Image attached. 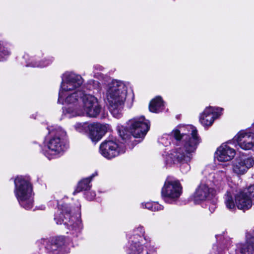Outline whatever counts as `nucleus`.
<instances>
[{"mask_svg":"<svg viewBox=\"0 0 254 254\" xmlns=\"http://www.w3.org/2000/svg\"><path fill=\"white\" fill-rule=\"evenodd\" d=\"M164 109V102L161 97H157L153 99L149 105V111L157 113L162 112Z\"/></svg>","mask_w":254,"mask_h":254,"instance_id":"nucleus-26","label":"nucleus"},{"mask_svg":"<svg viewBox=\"0 0 254 254\" xmlns=\"http://www.w3.org/2000/svg\"><path fill=\"white\" fill-rule=\"evenodd\" d=\"M95 69L97 70L102 71L104 69L103 67L100 65H95L94 66Z\"/></svg>","mask_w":254,"mask_h":254,"instance_id":"nucleus-35","label":"nucleus"},{"mask_svg":"<svg viewBox=\"0 0 254 254\" xmlns=\"http://www.w3.org/2000/svg\"><path fill=\"white\" fill-rule=\"evenodd\" d=\"M14 192L20 205L25 209L33 207V198L32 184L28 179L20 176L14 180Z\"/></svg>","mask_w":254,"mask_h":254,"instance_id":"nucleus-6","label":"nucleus"},{"mask_svg":"<svg viewBox=\"0 0 254 254\" xmlns=\"http://www.w3.org/2000/svg\"><path fill=\"white\" fill-rule=\"evenodd\" d=\"M249 129H251V131H253V130L254 129V123L252 124L251 127L249 128Z\"/></svg>","mask_w":254,"mask_h":254,"instance_id":"nucleus-37","label":"nucleus"},{"mask_svg":"<svg viewBox=\"0 0 254 254\" xmlns=\"http://www.w3.org/2000/svg\"><path fill=\"white\" fill-rule=\"evenodd\" d=\"M235 141L242 149L250 150L254 146V132L251 129L241 130L228 143H234Z\"/></svg>","mask_w":254,"mask_h":254,"instance_id":"nucleus-16","label":"nucleus"},{"mask_svg":"<svg viewBox=\"0 0 254 254\" xmlns=\"http://www.w3.org/2000/svg\"><path fill=\"white\" fill-rule=\"evenodd\" d=\"M84 195L87 199L92 200L95 198L96 193L95 191H89L87 190L85 192Z\"/></svg>","mask_w":254,"mask_h":254,"instance_id":"nucleus-31","label":"nucleus"},{"mask_svg":"<svg viewBox=\"0 0 254 254\" xmlns=\"http://www.w3.org/2000/svg\"><path fill=\"white\" fill-rule=\"evenodd\" d=\"M216 239L218 241H221L222 239H223V241L221 242H219V244L220 245H223L224 244V236H222V235H216Z\"/></svg>","mask_w":254,"mask_h":254,"instance_id":"nucleus-34","label":"nucleus"},{"mask_svg":"<svg viewBox=\"0 0 254 254\" xmlns=\"http://www.w3.org/2000/svg\"><path fill=\"white\" fill-rule=\"evenodd\" d=\"M81 101L82 104L80 105L83 111L82 116L96 117L99 114L101 107L98 103L97 99L94 96L82 91Z\"/></svg>","mask_w":254,"mask_h":254,"instance_id":"nucleus-14","label":"nucleus"},{"mask_svg":"<svg viewBox=\"0 0 254 254\" xmlns=\"http://www.w3.org/2000/svg\"><path fill=\"white\" fill-rule=\"evenodd\" d=\"M37 244L41 249L44 247L46 254H63V249L66 244V238L63 236L48 238H42Z\"/></svg>","mask_w":254,"mask_h":254,"instance_id":"nucleus-12","label":"nucleus"},{"mask_svg":"<svg viewBox=\"0 0 254 254\" xmlns=\"http://www.w3.org/2000/svg\"><path fill=\"white\" fill-rule=\"evenodd\" d=\"M216 154L218 161L226 162L230 161L234 157L236 152L227 143H223L217 149Z\"/></svg>","mask_w":254,"mask_h":254,"instance_id":"nucleus-21","label":"nucleus"},{"mask_svg":"<svg viewBox=\"0 0 254 254\" xmlns=\"http://www.w3.org/2000/svg\"><path fill=\"white\" fill-rule=\"evenodd\" d=\"M225 251V249H222V248L218 249V247L217 245H213L212 250L210 252V254H222L223 251Z\"/></svg>","mask_w":254,"mask_h":254,"instance_id":"nucleus-30","label":"nucleus"},{"mask_svg":"<svg viewBox=\"0 0 254 254\" xmlns=\"http://www.w3.org/2000/svg\"><path fill=\"white\" fill-rule=\"evenodd\" d=\"M58 209L55 215L54 220L57 224H64L69 230V233L73 237H77L81 233L83 225L80 218V213L78 216H74L71 214V210L68 204L64 203L59 204L56 200Z\"/></svg>","mask_w":254,"mask_h":254,"instance_id":"nucleus-4","label":"nucleus"},{"mask_svg":"<svg viewBox=\"0 0 254 254\" xmlns=\"http://www.w3.org/2000/svg\"><path fill=\"white\" fill-rule=\"evenodd\" d=\"M125 142L119 144L116 140H106L100 146V153L105 158L111 159L125 152Z\"/></svg>","mask_w":254,"mask_h":254,"instance_id":"nucleus-15","label":"nucleus"},{"mask_svg":"<svg viewBox=\"0 0 254 254\" xmlns=\"http://www.w3.org/2000/svg\"><path fill=\"white\" fill-rule=\"evenodd\" d=\"M50 137L46 142L48 151L43 152L44 154L49 159L53 158L52 155H56L64 152L68 147L65 139L66 132L58 126L48 127Z\"/></svg>","mask_w":254,"mask_h":254,"instance_id":"nucleus-5","label":"nucleus"},{"mask_svg":"<svg viewBox=\"0 0 254 254\" xmlns=\"http://www.w3.org/2000/svg\"><path fill=\"white\" fill-rule=\"evenodd\" d=\"M213 191L211 181L203 180L194 193V203L199 204L203 201L210 199L213 195Z\"/></svg>","mask_w":254,"mask_h":254,"instance_id":"nucleus-17","label":"nucleus"},{"mask_svg":"<svg viewBox=\"0 0 254 254\" xmlns=\"http://www.w3.org/2000/svg\"><path fill=\"white\" fill-rule=\"evenodd\" d=\"M230 254H232L230 253Z\"/></svg>","mask_w":254,"mask_h":254,"instance_id":"nucleus-40","label":"nucleus"},{"mask_svg":"<svg viewBox=\"0 0 254 254\" xmlns=\"http://www.w3.org/2000/svg\"><path fill=\"white\" fill-rule=\"evenodd\" d=\"M87 87L89 90L94 89H98L100 87V83L95 80H90L88 81Z\"/></svg>","mask_w":254,"mask_h":254,"instance_id":"nucleus-28","label":"nucleus"},{"mask_svg":"<svg viewBox=\"0 0 254 254\" xmlns=\"http://www.w3.org/2000/svg\"><path fill=\"white\" fill-rule=\"evenodd\" d=\"M145 231L142 226H139L133 230V235L131 236L129 239V243H131V240L134 238L137 240V243H142L147 242L148 240L144 236Z\"/></svg>","mask_w":254,"mask_h":254,"instance_id":"nucleus-24","label":"nucleus"},{"mask_svg":"<svg viewBox=\"0 0 254 254\" xmlns=\"http://www.w3.org/2000/svg\"><path fill=\"white\" fill-rule=\"evenodd\" d=\"M213 177H214V178H219V177H218V175H216V176H213Z\"/></svg>","mask_w":254,"mask_h":254,"instance_id":"nucleus-38","label":"nucleus"},{"mask_svg":"<svg viewBox=\"0 0 254 254\" xmlns=\"http://www.w3.org/2000/svg\"><path fill=\"white\" fill-rule=\"evenodd\" d=\"M137 240L134 238L131 240L130 246L128 254H149L146 248H144L145 243H137ZM145 248L146 246H144Z\"/></svg>","mask_w":254,"mask_h":254,"instance_id":"nucleus-23","label":"nucleus"},{"mask_svg":"<svg viewBox=\"0 0 254 254\" xmlns=\"http://www.w3.org/2000/svg\"><path fill=\"white\" fill-rule=\"evenodd\" d=\"M127 95V88L121 81L115 80L109 84L106 95L108 108L116 118L121 117Z\"/></svg>","mask_w":254,"mask_h":254,"instance_id":"nucleus-2","label":"nucleus"},{"mask_svg":"<svg viewBox=\"0 0 254 254\" xmlns=\"http://www.w3.org/2000/svg\"><path fill=\"white\" fill-rule=\"evenodd\" d=\"M182 193V187L178 180L168 177L161 190L162 199L168 203L176 202Z\"/></svg>","mask_w":254,"mask_h":254,"instance_id":"nucleus-10","label":"nucleus"},{"mask_svg":"<svg viewBox=\"0 0 254 254\" xmlns=\"http://www.w3.org/2000/svg\"><path fill=\"white\" fill-rule=\"evenodd\" d=\"M10 54L9 48L3 43H0V61L6 59Z\"/></svg>","mask_w":254,"mask_h":254,"instance_id":"nucleus-27","label":"nucleus"},{"mask_svg":"<svg viewBox=\"0 0 254 254\" xmlns=\"http://www.w3.org/2000/svg\"><path fill=\"white\" fill-rule=\"evenodd\" d=\"M82 91L77 90L72 94H67L62 98L60 103L64 104V102L67 105V107L63 108V112L64 116L70 118L76 116H81L83 115V111L80 105L81 97H82Z\"/></svg>","mask_w":254,"mask_h":254,"instance_id":"nucleus-9","label":"nucleus"},{"mask_svg":"<svg viewBox=\"0 0 254 254\" xmlns=\"http://www.w3.org/2000/svg\"><path fill=\"white\" fill-rule=\"evenodd\" d=\"M163 206L157 202H153L152 206V211H156L162 210Z\"/></svg>","mask_w":254,"mask_h":254,"instance_id":"nucleus-32","label":"nucleus"},{"mask_svg":"<svg viewBox=\"0 0 254 254\" xmlns=\"http://www.w3.org/2000/svg\"><path fill=\"white\" fill-rule=\"evenodd\" d=\"M150 128V122L144 116L135 117L127 122V126L125 127L118 125L117 129L118 134L124 142L132 138H141L144 137Z\"/></svg>","mask_w":254,"mask_h":254,"instance_id":"nucleus-3","label":"nucleus"},{"mask_svg":"<svg viewBox=\"0 0 254 254\" xmlns=\"http://www.w3.org/2000/svg\"><path fill=\"white\" fill-rule=\"evenodd\" d=\"M75 128L79 132H88L89 138L95 142L100 140L107 131L106 126L99 123H77Z\"/></svg>","mask_w":254,"mask_h":254,"instance_id":"nucleus-13","label":"nucleus"},{"mask_svg":"<svg viewBox=\"0 0 254 254\" xmlns=\"http://www.w3.org/2000/svg\"><path fill=\"white\" fill-rule=\"evenodd\" d=\"M222 111L221 108L206 107L200 116V122L204 127L211 126L214 120L221 115Z\"/></svg>","mask_w":254,"mask_h":254,"instance_id":"nucleus-19","label":"nucleus"},{"mask_svg":"<svg viewBox=\"0 0 254 254\" xmlns=\"http://www.w3.org/2000/svg\"><path fill=\"white\" fill-rule=\"evenodd\" d=\"M187 136V140L191 141L192 139L197 138L198 135L196 128L191 125L179 126L174 129L170 134H164L160 138L159 142L165 146L171 144V141H174L176 144L175 148L178 147H184L183 137Z\"/></svg>","mask_w":254,"mask_h":254,"instance_id":"nucleus-7","label":"nucleus"},{"mask_svg":"<svg viewBox=\"0 0 254 254\" xmlns=\"http://www.w3.org/2000/svg\"><path fill=\"white\" fill-rule=\"evenodd\" d=\"M187 136L183 137L184 147L174 148L171 152L166 156L165 162L167 165L180 163V170L183 173H187L190 169L189 162L192 158L198 145L200 142V138L198 136L191 141L187 140Z\"/></svg>","mask_w":254,"mask_h":254,"instance_id":"nucleus-1","label":"nucleus"},{"mask_svg":"<svg viewBox=\"0 0 254 254\" xmlns=\"http://www.w3.org/2000/svg\"><path fill=\"white\" fill-rule=\"evenodd\" d=\"M153 203V202H147V203H145L144 204L143 203H142V205L143 207L144 206L145 208L152 211Z\"/></svg>","mask_w":254,"mask_h":254,"instance_id":"nucleus-33","label":"nucleus"},{"mask_svg":"<svg viewBox=\"0 0 254 254\" xmlns=\"http://www.w3.org/2000/svg\"><path fill=\"white\" fill-rule=\"evenodd\" d=\"M236 254H254V231L246 235V243L238 244L235 249Z\"/></svg>","mask_w":254,"mask_h":254,"instance_id":"nucleus-20","label":"nucleus"},{"mask_svg":"<svg viewBox=\"0 0 254 254\" xmlns=\"http://www.w3.org/2000/svg\"><path fill=\"white\" fill-rule=\"evenodd\" d=\"M216 208V206L215 204H212L211 206L209 207V210L211 212V213H212L214 211L215 208Z\"/></svg>","mask_w":254,"mask_h":254,"instance_id":"nucleus-36","label":"nucleus"},{"mask_svg":"<svg viewBox=\"0 0 254 254\" xmlns=\"http://www.w3.org/2000/svg\"><path fill=\"white\" fill-rule=\"evenodd\" d=\"M213 184L216 187V189L218 191H220L222 190L225 185V182L222 181L221 178L218 179L217 180H214L213 181Z\"/></svg>","mask_w":254,"mask_h":254,"instance_id":"nucleus-29","label":"nucleus"},{"mask_svg":"<svg viewBox=\"0 0 254 254\" xmlns=\"http://www.w3.org/2000/svg\"><path fill=\"white\" fill-rule=\"evenodd\" d=\"M23 59L25 60L26 66H31L33 67H44L51 64L54 61L53 57L48 59H44L41 61H35L32 58H30L29 56L25 54L23 56Z\"/></svg>","mask_w":254,"mask_h":254,"instance_id":"nucleus-22","label":"nucleus"},{"mask_svg":"<svg viewBox=\"0 0 254 254\" xmlns=\"http://www.w3.org/2000/svg\"><path fill=\"white\" fill-rule=\"evenodd\" d=\"M97 75L96 74L94 75V76L96 77Z\"/></svg>","mask_w":254,"mask_h":254,"instance_id":"nucleus-39","label":"nucleus"},{"mask_svg":"<svg viewBox=\"0 0 254 254\" xmlns=\"http://www.w3.org/2000/svg\"><path fill=\"white\" fill-rule=\"evenodd\" d=\"M224 203L226 208L231 211H235L236 207L245 211L250 209L253 205V201L244 191L235 193L232 188L227 190L224 197Z\"/></svg>","mask_w":254,"mask_h":254,"instance_id":"nucleus-8","label":"nucleus"},{"mask_svg":"<svg viewBox=\"0 0 254 254\" xmlns=\"http://www.w3.org/2000/svg\"><path fill=\"white\" fill-rule=\"evenodd\" d=\"M83 82V79L80 75L71 72H65L63 75L59 93V102L66 95V92L76 90L82 85Z\"/></svg>","mask_w":254,"mask_h":254,"instance_id":"nucleus-11","label":"nucleus"},{"mask_svg":"<svg viewBox=\"0 0 254 254\" xmlns=\"http://www.w3.org/2000/svg\"><path fill=\"white\" fill-rule=\"evenodd\" d=\"M254 164L251 157L241 156L237 157L232 162V170L235 174L241 175L246 173Z\"/></svg>","mask_w":254,"mask_h":254,"instance_id":"nucleus-18","label":"nucleus"},{"mask_svg":"<svg viewBox=\"0 0 254 254\" xmlns=\"http://www.w3.org/2000/svg\"><path fill=\"white\" fill-rule=\"evenodd\" d=\"M96 175L97 174H93L90 177L84 179L79 182L76 189L73 192V194L75 195L77 193L82 190L87 191L90 190L92 187L90 182L92 178Z\"/></svg>","mask_w":254,"mask_h":254,"instance_id":"nucleus-25","label":"nucleus"}]
</instances>
